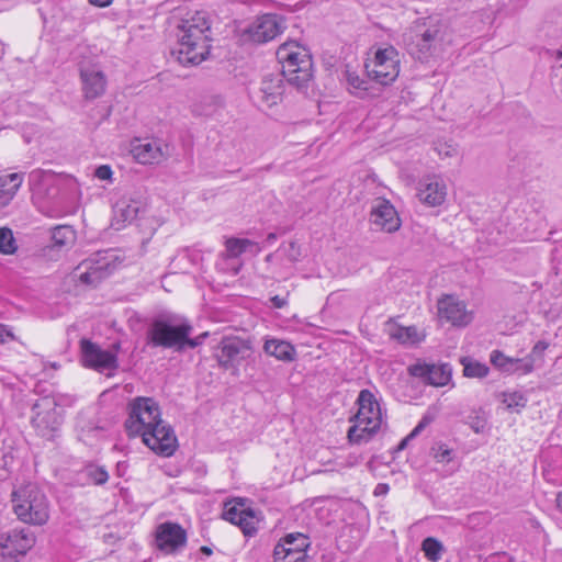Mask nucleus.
<instances>
[{"mask_svg":"<svg viewBox=\"0 0 562 562\" xmlns=\"http://www.w3.org/2000/svg\"><path fill=\"white\" fill-rule=\"evenodd\" d=\"M131 153L139 164H157L162 160L164 153L160 144L151 139H136L132 144Z\"/></svg>","mask_w":562,"mask_h":562,"instance_id":"obj_23","label":"nucleus"},{"mask_svg":"<svg viewBox=\"0 0 562 562\" xmlns=\"http://www.w3.org/2000/svg\"><path fill=\"white\" fill-rule=\"evenodd\" d=\"M192 331V326L187 321H181L173 315H160L155 318L147 330V342L153 347L175 348L187 334Z\"/></svg>","mask_w":562,"mask_h":562,"instance_id":"obj_5","label":"nucleus"},{"mask_svg":"<svg viewBox=\"0 0 562 562\" xmlns=\"http://www.w3.org/2000/svg\"><path fill=\"white\" fill-rule=\"evenodd\" d=\"M277 239V235L274 233H269L267 236V241L272 243Z\"/></svg>","mask_w":562,"mask_h":562,"instance_id":"obj_54","label":"nucleus"},{"mask_svg":"<svg viewBox=\"0 0 562 562\" xmlns=\"http://www.w3.org/2000/svg\"><path fill=\"white\" fill-rule=\"evenodd\" d=\"M432 417L429 416V415H425L420 422L418 423V425L412 430L411 432V437H416L418 434L422 432V430H424L431 422H432Z\"/></svg>","mask_w":562,"mask_h":562,"instance_id":"obj_44","label":"nucleus"},{"mask_svg":"<svg viewBox=\"0 0 562 562\" xmlns=\"http://www.w3.org/2000/svg\"><path fill=\"white\" fill-rule=\"evenodd\" d=\"M226 252L231 258H236L243 254V249L239 245V238H229L226 240Z\"/></svg>","mask_w":562,"mask_h":562,"instance_id":"obj_38","label":"nucleus"},{"mask_svg":"<svg viewBox=\"0 0 562 562\" xmlns=\"http://www.w3.org/2000/svg\"><path fill=\"white\" fill-rule=\"evenodd\" d=\"M145 203L142 200L123 198L114 205L113 226L120 229L125 223H132L144 211Z\"/></svg>","mask_w":562,"mask_h":562,"instance_id":"obj_22","label":"nucleus"},{"mask_svg":"<svg viewBox=\"0 0 562 562\" xmlns=\"http://www.w3.org/2000/svg\"><path fill=\"white\" fill-rule=\"evenodd\" d=\"M283 29V20L279 15L263 14L247 29V34L250 41L261 44L277 37Z\"/></svg>","mask_w":562,"mask_h":562,"instance_id":"obj_13","label":"nucleus"},{"mask_svg":"<svg viewBox=\"0 0 562 562\" xmlns=\"http://www.w3.org/2000/svg\"><path fill=\"white\" fill-rule=\"evenodd\" d=\"M547 348L546 341H538L532 348L531 356H541Z\"/></svg>","mask_w":562,"mask_h":562,"instance_id":"obj_47","label":"nucleus"},{"mask_svg":"<svg viewBox=\"0 0 562 562\" xmlns=\"http://www.w3.org/2000/svg\"><path fill=\"white\" fill-rule=\"evenodd\" d=\"M35 536L29 528L13 529L0 535V557L24 555L34 546Z\"/></svg>","mask_w":562,"mask_h":562,"instance_id":"obj_9","label":"nucleus"},{"mask_svg":"<svg viewBox=\"0 0 562 562\" xmlns=\"http://www.w3.org/2000/svg\"><path fill=\"white\" fill-rule=\"evenodd\" d=\"M113 256H109V251H99L94 254L92 257L83 260L77 268L76 272L81 269L85 271L79 274L76 273L79 281L87 285L95 286L103 279L108 278L112 271L114 270V266L112 263Z\"/></svg>","mask_w":562,"mask_h":562,"instance_id":"obj_8","label":"nucleus"},{"mask_svg":"<svg viewBox=\"0 0 562 562\" xmlns=\"http://www.w3.org/2000/svg\"><path fill=\"white\" fill-rule=\"evenodd\" d=\"M239 245L243 249V252H245L250 247H255L257 252L260 251V247L258 246V244L249 239L239 238Z\"/></svg>","mask_w":562,"mask_h":562,"instance_id":"obj_45","label":"nucleus"},{"mask_svg":"<svg viewBox=\"0 0 562 562\" xmlns=\"http://www.w3.org/2000/svg\"><path fill=\"white\" fill-rule=\"evenodd\" d=\"M463 373L469 378H485L488 374V368L476 361H463Z\"/></svg>","mask_w":562,"mask_h":562,"instance_id":"obj_33","label":"nucleus"},{"mask_svg":"<svg viewBox=\"0 0 562 562\" xmlns=\"http://www.w3.org/2000/svg\"><path fill=\"white\" fill-rule=\"evenodd\" d=\"M286 257L290 261L296 262L301 257V249L295 241H291L286 251Z\"/></svg>","mask_w":562,"mask_h":562,"instance_id":"obj_43","label":"nucleus"},{"mask_svg":"<svg viewBox=\"0 0 562 562\" xmlns=\"http://www.w3.org/2000/svg\"><path fill=\"white\" fill-rule=\"evenodd\" d=\"M514 361H515V359H510V358L506 357L499 350H494L491 353V362L495 367L503 369L505 371H512V369L514 367Z\"/></svg>","mask_w":562,"mask_h":562,"instance_id":"obj_34","label":"nucleus"},{"mask_svg":"<svg viewBox=\"0 0 562 562\" xmlns=\"http://www.w3.org/2000/svg\"><path fill=\"white\" fill-rule=\"evenodd\" d=\"M200 551L205 554V555H211L212 554V549L210 547H206V546H202Z\"/></svg>","mask_w":562,"mask_h":562,"instance_id":"obj_53","label":"nucleus"},{"mask_svg":"<svg viewBox=\"0 0 562 562\" xmlns=\"http://www.w3.org/2000/svg\"><path fill=\"white\" fill-rule=\"evenodd\" d=\"M390 491V487L385 483H379L374 488V495L375 496H383L386 495Z\"/></svg>","mask_w":562,"mask_h":562,"instance_id":"obj_48","label":"nucleus"},{"mask_svg":"<svg viewBox=\"0 0 562 562\" xmlns=\"http://www.w3.org/2000/svg\"><path fill=\"white\" fill-rule=\"evenodd\" d=\"M416 334L417 331L414 327L398 328L396 333L393 335V337H395L401 342L405 344L408 341H413Z\"/></svg>","mask_w":562,"mask_h":562,"instance_id":"obj_37","label":"nucleus"},{"mask_svg":"<svg viewBox=\"0 0 562 562\" xmlns=\"http://www.w3.org/2000/svg\"><path fill=\"white\" fill-rule=\"evenodd\" d=\"M412 376L420 378L434 386H445L449 383L452 370L449 364L415 363L408 367Z\"/></svg>","mask_w":562,"mask_h":562,"instance_id":"obj_14","label":"nucleus"},{"mask_svg":"<svg viewBox=\"0 0 562 562\" xmlns=\"http://www.w3.org/2000/svg\"><path fill=\"white\" fill-rule=\"evenodd\" d=\"M80 79L83 95L87 100H94L104 94L106 77L103 71L98 69L95 66H81Z\"/></svg>","mask_w":562,"mask_h":562,"instance_id":"obj_19","label":"nucleus"},{"mask_svg":"<svg viewBox=\"0 0 562 562\" xmlns=\"http://www.w3.org/2000/svg\"><path fill=\"white\" fill-rule=\"evenodd\" d=\"M555 503H557V507L562 510V493H558Z\"/></svg>","mask_w":562,"mask_h":562,"instance_id":"obj_52","label":"nucleus"},{"mask_svg":"<svg viewBox=\"0 0 562 562\" xmlns=\"http://www.w3.org/2000/svg\"><path fill=\"white\" fill-rule=\"evenodd\" d=\"M76 232L68 225H59L53 229L52 241L53 247L61 249L75 243Z\"/></svg>","mask_w":562,"mask_h":562,"instance_id":"obj_28","label":"nucleus"},{"mask_svg":"<svg viewBox=\"0 0 562 562\" xmlns=\"http://www.w3.org/2000/svg\"><path fill=\"white\" fill-rule=\"evenodd\" d=\"M533 369V361L531 359H527L525 361L515 359L514 367L512 371H520L522 373H529Z\"/></svg>","mask_w":562,"mask_h":562,"instance_id":"obj_41","label":"nucleus"},{"mask_svg":"<svg viewBox=\"0 0 562 562\" xmlns=\"http://www.w3.org/2000/svg\"><path fill=\"white\" fill-rule=\"evenodd\" d=\"M89 2L93 5L105 8L109 7L113 2V0H89Z\"/></svg>","mask_w":562,"mask_h":562,"instance_id":"obj_51","label":"nucleus"},{"mask_svg":"<svg viewBox=\"0 0 562 562\" xmlns=\"http://www.w3.org/2000/svg\"><path fill=\"white\" fill-rule=\"evenodd\" d=\"M125 427L130 435L142 436L143 442L160 456L170 457L177 449L173 429L161 419L160 407L151 397L133 401Z\"/></svg>","mask_w":562,"mask_h":562,"instance_id":"obj_2","label":"nucleus"},{"mask_svg":"<svg viewBox=\"0 0 562 562\" xmlns=\"http://www.w3.org/2000/svg\"><path fill=\"white\" fill-rule=\"evenodd\" d=\"M263 349L266 353L282 361H293L295 358L294 347L284 340L268 339L265 342Z\"/></svg>","mask_w":562,"mask_h":562,"instance_id":"obj_26","label":"nucleus"},{"mask_svg":"<svg viewBox=\"0 0 562 562\" xmlns=\"http://www.w3.org/2000/svg\"><path fill=\"white\" fill-rule=\"evenodd\" d=\"M422 549L425 557L432 562H437L443 551L442 543L432 537H428L423 541Z\"/></svg>","mask_w":562,"mask_h":562,"instance_id":"obj_30","label":"nucleus"},{"mask_svg":"<svg viewBox=\"0 0 562 562\" xmlns=\"http://www.w3.org/2000/svg\"><path fill=\"white\" fill-rule=\"evenodd\" d=\"M379 427H375L371 424L364 425L360 422H356L353 426H351L348 430V439L351 443H362L368 442L379 430Z\"/></svg>","mask_w":562,"mask_h":562,"instance_id":"obj_27","label":"nucleus"},{"mask_svg":"<svg viewBox=\"0 0 562 562\" xmlns=\"http://www.w3.org/2000/svg\"><path fill=\"white\" fill-rule=\"evenodd\" d=\"M22 182V173L15 172L0 177V207L7 206L12 201Z\"/></svg>","mask_w":562,"mask_h":562,"instance_id":"obj_25","label":"nucleus"},{"mask_svg":"<svg viewBox=\"0 0 562 562\" xmlns=\"http://www.w3.org/2000/svg\"><path fill=\"white\" fill-rule=\"evenodd\" d=\"M371 223L386 233H394L401 227V220L395 207L385 199H376L371 210Z\"/></svg>","mask_w":562,"mask_h":562,"instance_id":"obj_15","label":"nucleus"},{"mask_svg":"<svg viewBox=\"0 0 562 562\" xmlns=\"http://www.w3.org/2000/svg\"><path fill=\"white\" fill-rule=\"evenodd\" d=\"M112 175V169L108 165H101L94 171V176L100 180H111Z\"/></svg>","mask_w":562,"mask_h":562,"instance_id":"obj_42","label":"nucleus"},{"mask_svg":"<svg viewBox=\"0 0 562 562\" xmlns=\"http://www.w3.org/2000/svg\"><path fill=\"white\" fill-rule=\"evenodd\" d=\"M308 538L303 533H289L283 543H278L273 550L274 562H306Z\"/></svg>","mask_w":562,"mask_h":562,"instance_id":"obj_10","label":"nucleus"},{"mask_svg":"<svg viewBox=\"0 0 562 562\" xmlns=\"http://www.w3.org/2000/svg\"><path fill=\"white\" fill-rule=\"evenodd\" d=\"M187 543L186 530L176 522H164L157 527L156 544L165 553H175Z\"/></svg>","mask_w":562,"mask_h":562,"instance_id":"obj_12","label":"nucleus"},{"mask_svg":"<svg viewBox=\"0 0 562 562\" xmlns=\"http://www.w3.org/2000/svg\"><path fill=\"white\" fill-rule=\"evenodd\" d=\"M357 404L359 405L358 412L355 415V422H360L364 425H373L381 427L382 412L375 396L369 390H362L359 393Z\"/></svg>","mask_w":562,"mask_h":562,"instance_id":"obj_17","label":"nucleus"},{"mask_svg":"<svg viewBox=\"0 0 562 562\" xmlns=\"http://www.w3.org/2000/svg\"><path fill=\"white\" fill-rule=\"evenodd\" d=\"M447 187L438 176L425 177L419 182L418 196L422 202L429 206H437L445 202Z\"/></svg>","mask_w":562,"mask_h":562,"instance_id":"obj_20","label":"nucleus"},{"mask_svg":"<svg viewBox=\"0 0 562 562\" xmlns=\"http://www.w3.org/2000/svg\"><path fill=\"white\" fill-rule=\"evenodd\" d=\"M13 510L23 522L42 526L49 518V506L45 494L33 483L12 493Z\"/></svg>","mask_w":562,"mask_h":562,"instance_id":"obj_4","label":"nucleus"},{"mask_svg":"<svg viewBox=\"0 0 562 562\" xmlns=\"http://www.w3.org/2000/svg\"><path fill=\"white\" fill-rule=\"evenodd\" d=\"M347 81L350 87L357 90H367V81L361 79L356 72H347Z\"/></svg>","mask_w":562,"mask_h":562,"instance_id":"obj_39","label":"nucleus"},{"mask_svg":"<svg viewBox=\"0 0 562 562\" xmlns=\"http://www.w3.org/2000/svg\"><path fill=\"white\" fill-rule=\"evenodd\" d=\"M191 333L192 331H189L187 334V337L184 339H181V341L178 346V349H177L178 351H182L186 346L193 349V348L200 346L203 342L204 338L207 337V333H203L195 338H190Z\"/></svg>","mask_w":562,"mask_h":562,"instance_id":"obj_36","label":"nucleus"},{"mask_svg":"<svg viewBox=\"0 0 562 562\" xmlns=\"http://www.w3.org/2000/svg\"><path fill=\"white\" fill-rule=\"evenodd\" d=\"M438 29H428L416 41L409 45V53L418 60H426L432 50V47L441 37Z\"/></svg>","mask_w":562,"mask_h":562,"instance_id":"obj_24","label":"nucleus"},{"mask_svg":"<svg viewBox=\"0 0 562 562\" xmlns=\"http://www.w3.org/2000/svg\"><path fill=\"white\" fill-rule=\"evenodd\" d=\"M82 362L88 368L99 371L113 370L117 368V358L115 353L102 350L98 345L89 339L80 340Z\"/></svg>","mask_w":562,"mask_h":562,"instance_id":"obj_11","label":"nucleus"},{"mask_svg":"<svg viewBox=\"0 0 562 562\" xmlns=\"http://www.w3.org/2000/svg\"><path fill=\"white\" fill-rule=\"evenodd\" d=\"M223 518L243 530L246 536H251L256 531L255 513L251 508H246L243 501L235 503H225Z\"/></svg>","mask_w":562,"mask_h":562,"instance_id":"obj_18","label":"nucleus"},{"mask_svg":"<svg viewBox=\"0 0 562 562\" xmlns=\"http://www.w3.org/2000/svg\"><path fill=\"white\" fill-rule=\"evenodd\" d=\"M364 67L371 79L381 85H389L400 74L398 52L393 46L379 48L374 57L369 59Z\"/></svg>","mask_w":562,"mask_h":562,"instance_id":"obj_6","label":"nucleus"},{"mask_svg":"<svg viewBox=\"0 0 562 562\" xmlns=\"http://www.w3.org/2000/svg\"><path fill=\"white\" fill-rule=\"evenodd\" d=\"M502 403L508 411L520 412L527 404L526 396L517 391L514 392H503L501 394Z\"/></svg>","mask_w":562,"mask_h":562,"instance_id":"obj_29","label":"nucleus"},{"mask_svg":"<svg viewBox=\"0 0 562 562\" xmlns=\"http://www.w3.org/2000/svg\"><path fill=\"white\" fill-rule=\"evenodd\" d=\"M271 258H272V255H268V256L266 257V261H271Z\"/></svg>","mask_w":562,"mask_h":562,"instance_id":"obj_57","label":"nucleus"},{"mask_svg":"<svg viewBox=\"0 0 562 562\" xmlns=\"http://www.w3.org/2000/svg\"><path fill=\"white\" fill-rule=\"evenodd\" d=\"M178 47L171 50L177 61L183 66H196L206 59L210 53V23L206 13L196 11L190 19L178 24Z\"/></svg>","mask_w":562,"mask_h":562,"instance_id":"obj_3","label":"nucleus"},{"mask_svg":"<svg viewBox=\"0 0 562 562\" xmlns=\"http://www.w3.org/2000/svg\"><path fill=\"white\" fill-rule=\"evenodd\" d=\"M113 348H114L115 350H119V349H120V344H114V345H113Z\"/></svg>","mask_w":562,"mask_h":562,"instance_id":"obj_56","label":"nucleus"},{"mask_svg":"<svg viewBox=\"0 0 562 562\" xmlns=\"http://www.w3.org/2000/svg\"><path fill=\"white\" fill-rule=\"evenodd\" d=\"M85 475L97 485H102L108 482L109 473L103 467L88 464L83 470Z\"/></svg>","mask_w":562,"mask_h":562,"instance_id":"obj_31","label":"nucleus"},{"mask_svg":"<svg viewBox=\"0 0 562 562\" xmlns=\"http://www.w3.org/2000/svg\"><path fill=\"white\" fill-rule=\"evenodd\" d=\"M413 438L414 437H411V434H409L404 439H402L401 442L398 443V446L396 447L395 452H400V451L404 450L407 447L408 441Z\"/></svg>","mask_w":562,"mask_h":562,"instance_id":"obj_50","label":"nucleus"},{"mask_svg":"<svg viewBox=\"0 0 562 562\" xmlns=\"http://www.w3.org/2000/svg\"><path fill=\"white\" fill-rule=\"evenodd\" d=\"M299 541H293L291 544H288L289 547H296Z\"/></svg>","mask_w":562,"mask_h":562,"instance_id":"obj_55","label":"nucleus"},{"mask_svg":"<svg viewBox=\"0 0 562 562\" xmlns=\"http://www.w3.org/2000/svg\"><path fill=\"white\" fill-rule=\"evenodd\" d=\"M32 411V426L41 437L52 439L61 425L56 401L49 396L42 397L33 404Z\"/></svg>","mask_w":562,"mask_h":562,"instance_id":"obj_7","label":"nucleus"},{"mask_svg":"<svg viewBox=\"0 0 562 562\" xmlns=\"http://www.w3.org/2000/svg\"><path fill=\"white\" fill-rule=\"evenodd\" d=\"M439 314L453 325H467L471 322L472 316L465 308V304L456 300L453 296L447 295L438 301Z\"/></svg>","mask_w":562,"mask_h":562,"instance_id":"obj_21","label":"nucleus"},{"mask_svg":"<svg viewBox=\"0 0 562 562\" xmlns=\"http://www.w3.org/2000/svg\"><path fill=\"white\" fill-rule=\"evenodd\" d=\"M16 250L15 239L13 233L8 227L0 228V252L4 255H12Z\"/></svg>","mask_w":562,"mask_h":562,"instance_id":"obj_32","label":"nucleus"},{"mask_svg":"<svg viewBox=\"0 0 562 562\" xmlns=\"http://www.w3.org/2000/svg\"><path fill=\"white\" fill-rule=\"evenodd\" d=\"M432 450L435 451L434 458L436 459V461L445 463L451 460L452 450H450L446 446L441 445L437 449L434 448Z\"/></svg>","mask_w":562,"mask_h":562,"instance_id":"obj_40","label":"nucleus"},{"mask_svg":"<svg viewBox=\"0 0 562 562\" xmlns=\"http://www.w3.org/2000/svg\"><path fill=\"white\" fill-rule=\"evenodd\" d=\"M435 149L441 158H452L458 155V146L448 142H438Z\"/></svg>","mask_w":562,"mask_h":562,"instance_id":"obj_35","label":"nucleus"},{"mask_svg":"<svg viewBox=\"0 0 562 562\" xmlns=\"http://www.w3.org/2000/svg\"><path fill=\"white\" fill-rule=\"evenodd\" d=\"M250 349L251 346L248 340L240 338H224L220 344L216 358L221 367L229 369L235 367V363L238 362L239 359L245 358V353L250 351Z\"/></svg>","mask_w":562,"mask_h":562,"instance_id":"obj_16","label":"nucleus"},{"mask_svg":"<svg viewBox=\"0 0 562 562\" xmlns=\"http://www.w3.org/2000/svg\"><path fill=\"white\" fill-rule=\"evenodd\" d=\"M8 338H13L12 333L8 329L5 325L0 324V344L5 342Z\"/></svg>","mask_w":562,"mask_h":562,"instance_id":"obj_46","label":"nucleus"},{"mask_svg":"<svg viewBox=\"0 0 562 562\" xmlns=\"http://www.w3.org/2000/svg\"><path fill=\"white\" fill-rule=\"evenodd\" d=\"M271 302H272V305L276 308H282V307H284L288 304L286 299L285 297H280L279 295L272 296L271 297Z\"/></svg>","mask_w":562,"mask_h":562,"instance_id":"obj_49","label":"nucleus"},{"mask_svg":"<svg viewBox=\"0 0 562 562\" xmlns=\"http://www.w3.org/2000/svg\"><path fill=\"white\" fill-rule=\"evenodd\" d=\"M281 64L280 74H269L262 78L257 99L261 105L271 108L282 100L284 80L304 90L313 79V60L310 52L296 42H285L276 52Z\"/></svg>","mask_w":562,"mask_h":562,"instance_id":"obj_1","label":"nucleus"}]
</instances>
